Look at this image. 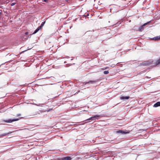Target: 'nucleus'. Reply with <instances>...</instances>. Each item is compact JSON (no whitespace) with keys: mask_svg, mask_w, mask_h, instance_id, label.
Here are the masks:
<instances>
[{"mask_svg":"<svg viewBox=\"0 0 160 160\" xmlns=\"http://www.w3.org/2000/svg\"><path fill=\"white\" fill-rule=\"evenodd\" d=\"M159 106H160V102H157L153 105V107H157Z\"/></svg>","mask_w":160,"mask_h":160,"instance_id":"nucleus-7","label":"nucleus"},{"mask_svg":"<svg viewBox=\"0 0 160 160\" xmlns=\"http://www.w3.org/2000/svg\"><path fill=\"white\" fill-rule=\"evenodd\" d=\"M50 110H51V109H49V110H47V112H48L50 111Z\"/></svg>","mask_w":160,"mask_h":160,"instance_id":"nucleus-19","label":"nucleus"},{"mask_svg":"<svg viewBox=\"0 0 160 160\" xmlns=\"http://www.w3.org/2000/svg\"><path fill=\"white\" fill-rule=\"evenodd\" d=\"M12 133V132H8V133H4V134H1V135H0V138L2 137L3 136H6V135H8V134H9V133Z\"/></svg>","mask_w":160,"mask_h":160,"instance_id":"nucleus-9","label":"nucleus"},{"mask_svg":"<svg viewBox=\"0 0 160 160\" xmlns=\"http://www.w3.org/2000/svg\"><path fill=\"white\" fill-rule=\"evenodd\" d=\"M160 63V58L156 61V65H157Z\"/></svg>","mask_w":160,"mask_h":160,"instance_id":"nucleus-12","label":"nucleus"},{"mask_svg":"<svg viewBox=\"0 0 160 160\" xmlns=\"http://www.w3.org/2000/svg\"><path fill=\"white\" fill-rule=\"evenodd\" d=\"M117 133H120L121 134L125 135L129 133V132H126L122 130H119L117 131Z\"/></svg>","mask_w":160,"mask_h":160,"instance_id":"nucleus-2","label":"nucleus"},{"mask_svg":"<svg viewBox=\"0 0 160 160\" xmlns=\"http://www.w3.org/2000/svg\"><path fill=\"white\" fill-rule=\"evenodd\" d=\"M97 82V80H96V81H89L88 82H86V83L85 84H86V83H91V82L94 83V82Z\"/></svg>","mask_w":160,"mask_h":160,"instance_id":"nucleus-11","label":"nucleus"},{"mask_svg":"<svg viewBox=\"0 0 160 160\" xmlns=\"http://www.w3.org/2000/svg\"><path fill=\"white\" fill-rule=\"evenodd\" d=\"M149 23V22H148L147 23H146L145 24H144L142 26H141L139 28V30L140 31H142V29H143V28H144V27L146 26V25H147V24H148V23Z\"/></svg>","mask_w":160,"mask_h":160,"instance_id":"nucleus-4","label":"nucleus"},{"mask_svg":"<svg viewBox=\"0 0 160 160\" xmlns=\"http://www.w3.org/2000/svg\"><path fill=\"white\" fill-rule=\"evenodd\" d=\"M47 0H44V2H47Z\"/></svg>","mask_w":160,"mask_h":160,"instance_id":"nucleus-18","label":"nucleus"},{"mask_svg":"<svg viewBox=\"0 0 160 160\" xmlns=\"http://www.w3.org/2000/svg\"><path fill=\"white\" fill-rule=\"evenodd\" d=\"M45 22H42V24H41V25L39 27H40L41 28L42 27H43V26Z\"/></svg>","mask_w":160,"mask_h":160,"instance_id":"nucleus-13","label":"nucleus"},{"mask_svg":"<svg viewBox=\"0 0 160 160\" xmlns=\"http://www.w3.org/2000/svg\"><path fill=\"white\" fill-rule=\"evenodd\" d=\"M152 39L153 40H154L155 41H157L158 40H160V36H157V37H155L153 38Z\"/></svg>","mask_w":160,"mask_h":160,"instance_id":"nucleus-8","label":"nucleus"},{"mask_svg":"<svg viewBox=\"0 0 160 160\" xmlns=\"http://www.w3.org/2000/svg\"><path fill=\"white\" fill-rule=\"evenodd\" d=\"M41 28L40 27H38V28L33 32V34H34L36 33Z\"/></svg>","mask_w":160,"mask_h":160,"instance_id":"nucleus-10","label":"nucleus"},{"mask_svg":"<svg viewBox=\"0 0 160 160\" xmlns=\"http://www.w3.org/2000/svg\"><path fill=\"white\" fill-rule=\"evenodd\" d=\"M16 4V2H13V3H12L11 4V6H14V5H15Z\"/></svg>","mask_w":160,"mask_h":160,"instance_id":"nucleus-15","label":"nucleus"},{"mask_svg":"<svg viewBox=\"0 0 160 160\" xmlns=\"http://www.w3.org/2000/svg\"><path fill=\"white\" fill-rule=\"evenodd\" d=\"M103 73L105 74H107L109 73V72L108 71H105Z\"/></svg>","mask_w":160,"mask_h":160,"instance_id":"nucleus-14","label":"nucleus"},{"mask_svg":"<svg viewBox=\"0 0 160 160\" xmlns=\"http://www.w3.org/2000/svg\"><path fill=\"white\" fill-rule=\"evenodd\" d=\"M71 158L69 157H67L62 158L60 159V160H71Z\"/></svg>","mask_w":160,"mask_h":160,"instance_id":"nucleus-5","label":"nucleus"},{"mask_svg":"<svg viewBox=\"0 0 160 160\" xmlns=\"http://www.w3.org/2000/svg\"><path fill=\"white\" fill-rule=\"evenodd\" d=\"M37 105L38 106H41L40 105Z\"/></svg>","mask_w":160,"mask_h":160,"instance_id":"nucleus-20","label":"nucleus"},{"mask_svg":"<svg viewBox=\"0 0 160 160\" xmlns=\"http://www.w3.org/2000/svg\"><path fill=\"white\" fill-rule=\"evenodd\" d=\"M99 117H100V116H99V115H94V116L89 118L87 119V120H86V121H88V120H94L95 119H96V118H97Z\"/></svg>","mask_w":160,"mask_h":160,"instance_id":"nucleus-1","label":"nucleus"},{"mask_svg":"<svg viewBox=\"0 0 160 160\" xmlns=\"http://www.w3.org/2000/svg\"><path fill=\"white\" fill-rule=\"evenodd\" d=\"M2 10L1 11H0V15H1L2 13Z\"/></svg>","mask_w":160,"mask_h":160,"instance_id":"nucleus-17","label":"nucleus"},{"mask_svg":"<svg viewBox=\"0 0 160 160\" xmlns=\"http://www.w3.org/2000/svg\"><path fill=\"white\" fill-rule=\"evenodd\" d=\"M28 32H26L25 33V34L26 35H28Z\"/></svg>","mask_w":160,"mask_h":160,"instance_id":"nucleus-16","label":"nucleus"},{"mask_svg":"<svg viewBox=\"0 0 160 160\" xmlns=\"http://www.w3.org/2000/svg\"><path fill=\"white\" fill-rule=\"evenodd\" d=\"M19 120V119H9L8 120H5V122H11L13 121H17Z\"/></svg>","mask_w":160,"mask_h":160,"instance_id":"nucleus-3","label":"nucleus"},{"mask_svg":"<svg viewBox=\"0 0 160 160\" xmlns=\"http://www.w3.org/2000/svg\"><path fill=\"white\" fill-rule=\"evenodd\" d=\"M129 98V96H122L120 97V99L121 100L128 99Z\"/></svg>","mask_w":160,"mask_h":160,"instance_id":"nucleus-6","label":"nucleus"}]
</instances>
